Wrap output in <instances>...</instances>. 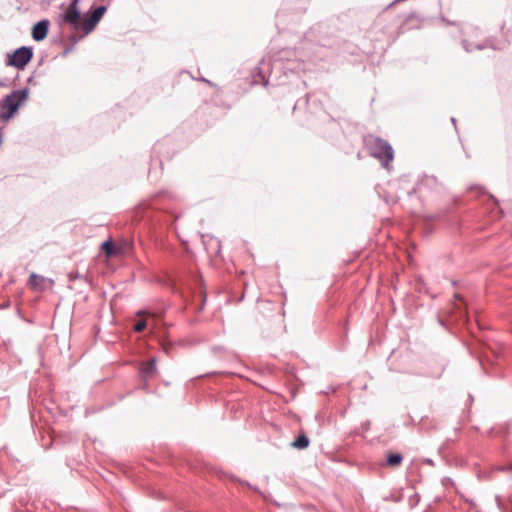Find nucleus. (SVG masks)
<instances>
[{
  "label": "nucleus",
  "mask_w": 512,
  "mask_h": 512,
  "mask_svg": "<svg viewBox=\"0 0 512 512\" xmlns=\"http://www.w3.org/2000/svg\"><path fill=\"white\" fill-rule=\"evenodd\" d=\"M451 121L453 124H455V122H456L455 118H452Z\"/></svg>",
  "instance_id": "f3484780"
},
{
  "label": "nucleus",
  "mask_w": 512,
  "mask_h": 512,
  "mask_svg": "<svg viewBox=\"0 0 512 512\" xmlns=\"http://www.w3.org/2000/svg\"><path fill=\"white\" fill-rule=\"evenodd\" d=\"M426 463H428L429 465H433V461L431 459H427Z\"/></svg>",
  "instance_id": "ddd939ff"
},
{
  "label": "nucleus",
  "mask_w": 512,
  "mask_h": 512,
  "mask_svg": "<svg viewBox=\"0 0 512 512\" xmlns=\"http://www.w3.org/2000/svg\"><path fill=\"white\" fill-rule=\"evenodd\" d=\"M477 48H478V49H483V48H484V46H482V45H478V46H477Z\"/></svg>",
  "instance_id": "2eb2a0df"
},
{
  "label": "nucleus",
  "mask_w": 512,
  "mask_h": 512,
  "mask_svg": "<svg viewBox=\"0 0 512 512\" xmlns=\"http://www.w3.org/2000/svg\"><path fill=\"white\" fill-rule=\"evenodd\" d=\"M466 51H470L471 49L465 44Z\"/></svg>",
  "instance_id": "4468645a"
},
{
  "label": "nucleus",
  "mask_w": 512,
  "mask_h": 512,
  "mask_svg": "<svg viewBox=\"0 0 512 512\" xmlns=\"http://www.w3.org/2000/svg\"><path fill=\"white\" fill-rule=\"evenodd\" d=\"M102 249L105 251L106 255L111 257L117 255L118 251L111 240H107L103 242Z\"/></svg>",
  "instance_id": "9b49d317"
},
{
  "label": "nucleus",
  "mask_w": 512,
  "mask_h": 512,
  "mask_svg": "<svg viewBox=\"0 0 512 512\" xmlns=\"http://www.w3.org/2000/svg\"><path fill=\"white\" fill-rule=\"evenodd\" d=\"M309 445V439L306 435H299L295 441L292 443V446L297 449H305Z\"/></svg>",
  "instance_id": "9d476101"
},
{
  "label": "nucleus",
  "mask_w": 512,
  "mask_h": 512,
  "mask_svg": "<svg viewBox=\"0 0 512 512\" xmlns=\"http://www.w3.org/2000/svg\"><path fill=\"white\" fill-rule=\"evenodd\" d=\"M28 94V89H18L3 98L0 101V118L2 120H9L13 117L19 107L27 100Z\"/></svg>",
  "instance_id": "7ed1b4c3"
},
{
  "label": "nucleus",
  "mask_w": 512,
  "mask_h": 512,
  "mask_svg": "<svg viewBox=\"0 0 512 512\" xmlns=\"http://www.w3.org/2000/svg\"><path fill=\"white\" fill-rule=\"evenodd\" d=\"M156 371V359L152 358L141 367V373L144 377H149Z\"/></svg>",
  "instance_id": "0eeeda50"
},
{
  "label": "nucleus",
  "mask_w": 512,
  "mask_h": 512,
  "mask_svg": "<svg viewBox=\"0 0 512 512\" xmlns=\"http://www.w3.org/2000/svg\"><path fill=\"white\" fill-rule=\"evenodd\" d=\"M146 321H140L134 326L136 332H142L146 328Z\"/></svg>",
  "instance_id": "f8f14e48"
},
{
  "label": "nucleus",
  "mask_w": 512,
  "mask_h": 512,
  "mask_svg": "<svg viewBox=\"0 0 512 512\" xmlns=\"http://www.w3.org/2000/svg\"><path fill=\"white\" fill-rule=\"evenodd\" d=\"M402 461L403 456L400 453H389L386 464L391 467H397L401 465Z\"/></svg>",
  "instance_id": "1a4fd4ad"
},
{
  "label": "nucleus",
  "mask_w": 512,
  "mask_h": 512,
  "mask_svg": "<svg viewBox=\"0 0 512 512\" xmlns=\"http://www.w3.org/2000/svg\"><path fill=\"white\" fill-rule=\"evenodd\" d=\"M33 58V49L31 47L22 46L16 49L7 60V65L17 69H24Z\"/></svg>",
  "instance_id": "20e7f679"
},
{
  "label": "nucleus",
  "mask_w": 512,
  "mask_h": 512,
  "mask_svg": "<svg viewBox=\"0 0 512 512\" xmlns=\"http://www.w3.org/2000/svg\"><path fill=\"white\" fill-rule=\"evenodd\" d=\"M49 21L41 20L39 21L32 30V37L35 41H42L46 38L48 34Z\"/></svg>",
  "instance_id": "39448f33"
},
{
  "label": "nucleus",
  "mask_w": 512,
  "mask_h": 512,
  "mask_svg": "<svg viewBox=\"0 0 512 512\" xmlns=\"http://www.w3.org/2000/svg\"><path fill=\"white\" fill-rule=\"evenodd\" d=\"M463 298L459 294H455V302L453 303V313H459L460 318H465V311L463 309Z\"/></svg>",
  "instance_id": "6e6552de"
},
{
  "label": "nucleus",
  "mask_w": 512,
  "mask_h": 512,
  "mask_svg": "<svg viewBox=\"0 0 512 512\" xmlns=\"http://www.w3.org/2000/svg\"><path fill=\"white\" fill-rule=\"evenodd\" d=\"M496 501H497L498 503L500 502V497H499V496H497V497H496Z\"/></svg>",
  "instance_id": "dca6fc26"
},
{
  "label": "nucleus",
  "mask_w": 512,
  "mask_h": 512,
  "mask_svg": "<svg viewBox=\"0 0 512 512\" xmlns=\"http://www.w3.org/2000/svg\"><path fill=\"white\" fill-rule=\"evenodd\" d=\"M80 0H72L66 8L62 20L69 24L75 31H82L83 36L90 34L105 14L107 7L99 6L86 16H81L78 7Z\"/></svg>",
  "instance_id": "f257e3e1"
},
{
  "label": "nucleus",
  "mask_w": 512,
  "mask_h": 512,
  "mask_svg": "<svg viewBox=\"0 0 512 512\" xmlns=\"http://www.w3.org/2000/svg\"><path fill=\"white\" fill-rule=\"evenodd\" d=\"M363 142L370 156L377 159L384 168L388 169L394 159L392 146L386 140L375 135L365 136Z\"/></svg>",
  "instance_id": "f03ea898"
},
{
  "label": "nucleus",
  "mask_w": 512,
  "mask_h": 512,
  "mask_svg": "<svg viewBox=\"0 0 512 512\" xmlns=\"http://www.w3.org/2000/svg\"><path fill=\"white\" fill-rule=\"evenodd\" d=\"M44 282L45 278L43 276H40L36 273H31L28 280V285L34 290H43L45 288L43 285Z\"/></svg>",
  "instance_id": "423d86ee"
}]
</instances>
